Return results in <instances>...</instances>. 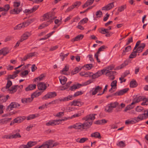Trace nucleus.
<instances>
[{
    "instance_id": "nucleus-33",
    "label": "nucleus",
    "mask_w": 148,
    "mask_h": 148,
    "mask_svg": "<svg viewBox=\"0 0 148 148\" xmlns=\"http://www.w3.org/2000/svg\"><path fill=\"white\" fill-rule=\"evenodd\" d=\"M11 118H5L0 119V124H2L5 123H6L7 122L11 120Z\"/></svg>"
},
{
    "instance_id": "nucleus-34",
    "label": "nucleus",
    "mask_w": 148,
    "mask_h": 148,
    "mask_svg": "<svg viewBox=\"0 0 148 148\" xmlns=\"http://www.w3.org/2000/svg\"><path fill=\"white\" fill-rule=\"evenodd\" d=\"M81 68H79L78 67H75L73 70L71 72V75H74L77 73L81 70Z\"/></svg>"
},
{
    "instance_id": "nucleus-7",
    "label": "nucleus",
    "mask_w": 148,
    "mask_h": 148,
    "mask_svg": "<svg viewBox=\"0 0 148 148\" xmlns=\"http://www.w3.org/2000/svg\"><path fill=\"white\" fill-rule=\"evenodd\" d=\"M20 130L17 129L14 130L12 132L13 134H11L12 138H16L21 137V136L20 134Z\"/></svg>"
},
{
    "instance_id": "nucleus-29",
    "label": "nucleus",
    "mask_w": 148,
    "mask_h": 148,
    "mask_svg": "<svg viewBox=\"0 0 148 148\" xmlns=\"http://www.w3.org/2000/svg\"><path fill=\"white\" fill-rule=\"evenodd\" d=\"M33 99L31 97L27 98H23L21 99V101L22 103H29L32 102Z\"/></svg>"
},
{
    "instance_id": "nucleus-59",
    "label": "nucleus",
    "mask_w": 148,
    "mask_h": 148,
    "mask_svg": "<svg viewBox=\"0 0 148 148\" xmlns=\"http://www.w3.org/2000/svg\"><path fill=\"white\" fill-rule=\"evenodd\" d=\"M110 104L112 106V107L113 109L116 108L119 105V103L117 102H111Z\"/></svg>"
},
{
    "instance_id": "nucleus-12",
    "label": "nucleus",
    "mask_w": 148,
    "mask_h": 148,
    "mask_svg": "<svg viewBox=\"0 0 148 148\" xmlns=\"http://www.w3.org/2000/svg\"><path fill=\"white\" fill-rule=\"evenodd\" d=\"M102 88L99 86H97L95 87L94 88L92 89V90L90 91V92H92V95H95L96 94L97 92L101 90Z\"/></svg>"
},
{
    "instance_id": "nucleus-49",
    "label": "nucleus",
    "mask_w": 148,
    "mask_h": 148,
    "mask_svg": "<svg viewBox=\"0 0 148 148\" xmlns=\"http://www.w3.org/2000/svg\"><path fill=\"white\" fill-rule=\"evenodd\" d=\"M137 53L135 51H133L129 56L130 58H133L136 56Z\"/></svg>"
},
{
    "instance_id": "nucleus-42",
    "label": "nucleus",
    "mask_w": 148,
    "mask_h": 148,
    "mask_svg": "<svg viewBox=\"0 0 148 148\" xmlns=\"http://www.w3.org/2000/svg\"><path fill=\"white\" fill-rule=\"evenodd\" d=\"M128 61H125L120 66L117 67V69H121L127 65L128 64Z\"/></svg>"
},
{
    "instance_id": "nucleus-57",
    "label": "nucleus",
    "mask_w": 148,
    "mask_h": 148,
    "mask_svg": "<svg viewBox=\"0 0 148 148\" xmlns=\"http://www.w3.org/2000/svg\"><path fill=\"white\" fill-rule=\"evenodd\" d=\"M17 76V75H16L14 74L12 75H8V77L6 78V79L9 80L10 79H14Z\"/></svg>"
},
{
    "instance_id": "nucleus-64",
    "label": "nucleus",
    "mask_w": 148,
    "mask_h": 148,
    "mask_svg": "<svg viewBox=\"0 0 148 148\" xmlns=\"http://www.w3.org/2000/svg\"><path fill=\"white\" fill-rule=\"evenodd\" d=\"M96 15L97 18H100L102 15V13L100 10L98 11L96 13Z\"/></svg>"
},
{
    "instance_id": "nucleus-18",
    "label": "nucleus",
    "mask_w": 148,
    "mask_h": 148,
    "mask_svg": "<svg viewBox=\"0 0 148 148\" xmlns=\"http://www.w3.org/2000/svg\"><path fill=\"white\" fill-rule=\"evenodd\" d=\"M130 71L129 70H127L126 71L123 75H122L121 76V77L119 78V80H120V83H122L123 82H125L126 81V79H123V81H122V80L124 78V77H126V76L130 74Z\"/></svg>"
},
{
    "instance_id": "nucleus-5",
    "label": "nucleus",
    "mask_w": 148,
    "mask_h": 148,
    "mask_svg": "<svg viewBox=\"0 0 148 148\" xmlns=\"http://www.w3.org/2000/svg\"><path fill=\"white\" fill-rule=\"evenodd\" d=\"M57 96L56 93L55 92H50L48 93L42 97L43 99H46L49 98H53Z\"/></svg>"
},
{
    "instance_id": "nucleus-56",
    "label": "nucleus",
    "mask_w": 148,
    "mask_h": 148,
    "mask_svg": "<svg viewBox=\"0 0 148 148\" xmlns=\"http://www.w3.org/2000/svg\"><path fill=\"white\" fill-rule=\"evenodd\" d=\"M144 113L141 114L143 116L144 119H146L148 117V110L144 111Z\"/></svg>"
},
{
    "instance_id": "nucleus-46",
    "label": "nucleus",
    "mask_w": 148,
    "mask_h": 148,
    "mask_svg": "<svg viewBox=\"0 0 148 148\" xmlns=\"http://www.w3.org/2000/svg\"><path fill=\"white\" fill-rule=\"evenodd\" d=\"M101 75V73L100 71H98L95 73L92 76V79H95L98 78Z\"/></svg>"
},
{
    "instance_id": "nucleus-58",
    "label": "nucleus",
    "mask_w": 148,
    "mask_h": 148,
    "mask_svg": "<svg viewBox=\"0 0 148 148\" xmlns=\"http://www.w3.org/2000/svg\"><path fill=\"white\" fill-rule=\"evenodd\" d=\"M83 93V92L81 91H78L75 92L73 96V95L72 96L73 97H75L81 95Z\"/></svg>"
},
{
    "instance_id": "nucleus-31",
    "label": "nucleus",
    "mask_w": 148,
    "mask_h": 148,
    "mask_svg": "<svg viewBox=\"0 0 148 148\" xmlns=\"http://www.w3.org/2000/svg\"><path fill=\"white\" fill-rule=\"evenodd\" d=\"M94 0H88L86 3L83 5V8L86 7L88 5H91L93 3Z\"/></svg>"
},
{
    "instance_id": "nucleus-9",
    "label": "nucleus",
    "mask_w": 148,
    "mask_h": 148,
    "mask_svg": "<svg viewBox=\"0 0 148 148\" xmlns=\"http://www.w3.org/2000/svg\"><path fill=\"white\" fill-rule=\"evenodd\" d=\"M116 73V72L115 71H110L106 72L105 74L107 76L109 77L110 79L112 80L114 79V75Z\"/></svg>"
},
{
    "instance_id": "nucleus-17",
    "label": "nucleus",
    "mask_w": 148,
    "mask_h": 148,
    "mask_svg": "<svg viewBox=\"0 0 148 148\" xmlns=\"http://www.w3.org/2000/svg\"><path fill=\"white\" fill-rule=\"evenodd\" d=\"M25 119V117L24 116L17 117L13 120V123H20L23 122Z\"/></svg>"
},
{
    "instance_id": "nucleus-48",
    "label": "nucleus",
    "mask_w": 148,
    "mask_h": 148,
    "mask_svg": "<svg viewBox=\"0 0 148 148\" xmlns=\"http://www.w3.org/2000/svg\"><path fill=\"white\" fill-rule=\"evenodd\" d=\"M34 21V20L32 19H29L27 20L24 23V24H25V26L27 27L31 23H32Z\"/></svg>"
},
{
    "instance_id": "nucleus-61",
    "label": "nucleus",
    "mask_w": 148,
    "mask_h": 148,
    "mask_svg": "<svg viewBox=\"0 0 148 148\" xmlns=\"http://www.w3.org/2000/svg\"><path fill=\"white\" fill-rule=\"evenodd\" d=\"M53 141L52 140H48L45 142L46 144L48 145L49 147H52V146L53 144Z\"/></svg>"
},
{
    "instance_id": "nucleus-32",
    "label": "nucleus",
    "mask_w": 148,
    "mask_h": 148,
    "mask_svg": "<svg viewBox=\"0 0 148 148\" xmlns=\"http://www.w3.org/2000/svg\"><path fill=\"white\" fill-rule=\"evenodd\" d=\"M132 47L131 46H128L125 48V50H123L122 53V56H123L125 54L126 52H127L131 50Z\"/></svg>"
},
{
    "instance_id": "nucleus-6",
    "label": "nucleus",
    "mask_w": 148,
    "mask_h": 148,
    "mask_svg": "<svg viewBox=\"0 0 148 148\" xmlns=\"http://www.w3.org/2000/svg\"><path fill=\"white\" fill-rule=\"evenodd\" d=\"M129 90V88H124L123 89L116 92L113 94V95L114 96L122 95L126 93Z\"/></svg>"
},
{
    "instance_id": "nucleus-47",
    "label": "nucleus",
    "mask_w": 148,
    "mask_h": 148,
    "mask_svg": "<svg viewBox=\"0 0 148 148\" xmlns=\"http://www.w3.org/2000/svg\"><path fill=\"white\" fill-rule=\"evenodd\" d=\"M117 145L118 146L121 147H124L126 146L125 143L123 141H120L117 144Z\"/></svg>"
},
{
    "instance_id": "nucleus-51",
    "label": "nucleus",
    "mask_w": 148,
    "mask_h": 148,
    "mask_svg": "<svg viewBox=\"0 0 148 148\" xmlns=\"http://www.w3.org/2000/svg\"><path fill=\"white\" fill-rule=\"evenodd\" d=\"M116 83L117 81L115 80L113 81L111 83V86L113 87V89H116Z\"/></svg>"
},
{
    "instance_id": "nucleus-44",
    "label": "nucleus",
    "mask_w": 148,
    "mask_h": 148,
    "mask_svg": "<svg viewBox=\"0 0 148 148\" xmlns=\"http://www.w3.org/2000/svg\"><path fill=\"white\" fill-rule=\"evenodd\" d=\"M84 112V111L83 110H82L81 111H80V113H77L76 114H75L73 115L71 117H70V119H72L73 118H75L76 117H78L80 116H81L82 115V112L83 113Z\"/></svg>"
},
{
    "instance_id": "nucleus-40",
    "label": "nucleus",
    "mask_w": 148,
    "mask_h": 148,
    "mask_svg": "<svg viewBox=\"0 0 148 148\" xmlns=\"http://www.w3.org/2000/svg\"><path fill=\"white\" fill-rule=\"evenodd\" d=\"M20 106V104L16 102H12L10 105V106L11 108H18Z\"/></svg>"
},
{
    "instance_id": "nucleus-39",
    "label": "nucleus",
    "mask_w": 148,
    "mask_h": 148,
    "mask_svg": "<svg viewBox=\"0 0 148 148\" xmlns=\"http://www.w3.org/2000/svg\"><path fill=\"white\" fill-rule=\"evenodd\" d=\"M36 143V142L29 141L27 143L26 145L27 148H30L35 145Z\"/></svg>"
},
{
    "instance_id": "nucleus-14",
    "label": "nucleus",
    "mask_w": 148,
    "mask_h": 148,
    "mask_svg": "<svg viewBox=\"0 0 148 148\" xmlns=\"http://www.w3.org/2000/svg\"><path fill=\"white\" fill-rule=\"evenodd\" d=\"M18 85H15L12 86L10 88L8 89V90L10 94H14L16 92L17 90Z\"/></svg>"
},
{
    "instance_id": "nucleus-52",
    "label": "nucleus",
    "mask_w": 148,
    "mask_h": 148,
    "mask_svg": "<svg viewBox=\"0 0 148 148\" xmlns=\"http://www.w3.org/2000/svg\"><path fill=\"white\" fill-rule=\"evenodd\" d=\"M82 3L80 1H77L75 2L73 4V6L74 7V8L76 7L77 8L79 7L81 5Z\"/></svg>"
},
{
    "instance_id": "nucleus-3",
    "label": "nucleus",
    "mask_w": 148,
    "mask_h": 148,
    "mask_svg": "<svg viewBox=\"0 0 148 148\" xmlns=\"http://www.w3.org/2000/svg\"><path fill=\"white\" fill-rule=\"evenodd\" d=\"M54 15V13H47L44 14L43 16V20H42V21H47L48 20H51L53 21V20L54 19L56 18Z\"/></svg>"
},
{
    "instance_id": "nucleus-41",
    "label": "nucleus",
    "mask_w": 148,
    "mask_h": 148,
    "mask_svg": "<svg viewBox=\"0 0 148 148\" xmlns=\"http://www.w3.org/2000/svg\"><path fill=\"white\" fill-rule=\"evenodd\" d=\"M137 85V84L135 80H132L130 83V86L132 88L136 87Z\"/></svg>"
},
{
    "instance_id": "nucleus-26",
    "label": "nucleus",
    "mask_w": 148,
    "mask_h": 148,
    "mask_svg": "<svg viewBox=\"0 0 148 148\" xmlns=\"http://www.w3.org/2000/svg\"><path fill=\"white\" fill-rule=\"evenodd\" d=\"M90 136L92 137H94L99 139H101V138L100 133L98 132H94L91 134Z\"/></svg>"
},
{
    "instance_id": "nucleus-20",
    "label": "nucleus",
    "mask_w": 148,
    "mask_h": 148,
    "mask_svg": "<svg viewBox=\"0 0 148 148\" xmlns=\"http://www.w3.org/2000/svg\"><path fill=\"white\" fill-rule=\"evenodd\" d=\"M76 129L80 130L83 131L84 130V126L83 123H75Z\"/></svg>"
},
{
    "instance_id": "nucleus-1",
    "label": "nucleus",
    "mask_w": 148,
    "mask_h": 148,
    "mask_svg": "<svg viewBox=\"0 0 148 148\" xmlns=\"http://www.w3.org/2000/svg\"><path fill=\"white\" fill-rule=\"evenodd\" d=\"M95 114H90L84 118L85 121L83 123L85 130H87L90 128L95 119Z\"/></svg>"
},
{
    "instance_id": "nucleus-55",
    "label": "nucleus",
    "mask_w": 148,
    "mask_h": 148,
    "mask_svg": "<svg viewBox=\"0 0 148 148\" xmlns=\"http://www.w3.org/2000/svg\"><path fill=\"white\" fill-rule=\"evenodd\" d=\"M28 56L29 58L32 57L33 56H36L38 55V53L36 52H34L33 53H30L28 54Z\"/></svg>"
},
{
    "instance_id": "nucleus-16",
    "label": "nucleus",
    "mask_w": 148,
    "mask_h": 148,
    "mask_svg": "<svg viewBox=\"0 0 148 148\" xmlns=\"http://www.w3.org/2000/svg\"><path fill=\"white\" fill-rule=\"evenodd\" d=\"M145 43H141L140 45L138 46L136 49L135 51L137 53H140L143 51V49L145 47Z\"/></svg>"
},
{
    "instance_id": "nucleus-36",
    "label": "nucleus",
    "mask_w": 148,
    "mask_h": 148,
    "mask_svg": "<svg viewBox=\"0 0 148 148\" xmlns=\"http://www.w3.org/2000/svg\"><path fill=\"white\" fill-rule=\"evenodd\" d=\"M26 27L25 26V24L23 22L22 24H20L16 26L14 28V30L16 29H20L22 28H23Z\"/></svg>"
},
{
    "instance_id": "nucleus-4",
    "label": "nucleus",
    "mask_w": 148,
    "mask_h": 148,
    "mask_svg": "<svg viewBox=\"0 0 148 148\" xmlns=\"http://www.w3.org/2000/svg\"><path fill=\"white\" fill-rule=\"evenodd\" d=\"M73 96L72 95H69L67 97L63 98H60L55 100L56 104L60 103L62 102H65L69 101L72 99Z\"/></svg>"
},
{
    "instance_id": "nucleus-53",
    "label": "nucleus",
    "mask_w": 148,
    "mask_h": 148,
    "mask_svg": "<svg viewBox=\"0 0 148 148\" xmlns=\"http://www.w3.org/2000/svg\"><path fill=\"white\" fill-rule=\"evenodd\" d=\"M29 73V71L27 70H25L22 72L20 74V75L21 77L26 76Z\"/></svg>"
},
{
    "instance_id": "nucleus-62",
    "label": "nucleus",
    "mask_w": 148,
    "mask_h": 148,
    "mask_svg": "<svg viewBox=\"0 0 148 148\" xmlns=\"http://www.w3.org/2000/svg\"><path fill=\"white\" fill-rule=\"evenodd\" d=\"M44 77V76L43 75H41L38 77L36 78L34 80V81L36 82L38 80H39V81H41Z\"/></svg>"
},
{
    "instance_id": "nucleus-25",
    "label": "nucleus",
    "mask_w": 148,
    "mask_h": 148,
    "mask_svg": "<svg viewBox=\"0 0 148 148\" xmlns=\"http://www.w3.org/2000/svg\"><path fill=\"white\" fill-rule=\"evenodd\" d=\"M59 78L61 83L62 85H64L65 84L67 80L66 77L64 76L61 75L59 77Z\"/></svg>"
},
{
    "instance_id": "nucleus-54",
    "label": "nucleus",
    "mask_w": 148,
    "mask_h": 148,
    "mask_svg": "<svg viewBox=\"0 0 148 148\" xmlns=\"http://www.w3.org/2000/svg\"><path fill=\"white\" fill-rule=\"evenodd\" d=\"M135 110L138 112H141L143 110V108L140 106H138L136 108Z\"/></svg>"
},
{
    "instance_id": "nucleus-63",
    "label": "nucleus",
    "mask_w": 148,
    "mask_h": 148,
    "mask_svg": "<svg viewBox=\"0 0 148 148\" xmlns=\"http://www.w3.org/2000/svg\"><path fill=\"white\" fill-rule=\"evenodd\" d=\"M114 68V66L113 65H110L106 68V72L111 71Z\"/></svg>"
},
{
    "instance_id": "nucleus-27",
    "label": "nucleus",
    "mask_w": 148,
    "mask_h": 148,
    "mask_svg": "<svg viewBox=\"0 0 148 148\" xmlns=\"http://www.w3.org/2000/svg\"><path fill=\"white\" fill-rule=\"evenodd\" d=\"M84 36L83 34H79L77 36L74 38H73L71 40L72 42L82 40L84 37Z\"/></svg>"
},
{
    "instance_id": "nucleus-24",
    "label": "nucleus",
    "mask_w": 148,
    "mask_h": 148,
    "mask_svg": "<svg viewBox=\"0 0 148 148\" xmlns=\"http://www.w3.org/2000/svg\"><path fill=\"white\" fill-rule=\"evenodd\" d=\"M22 10V8H14L10 11V13L13 14H19Z\"/></svg>"
},
{
    "instance_id": "nucleus-28",
    "label": "nucleus",
    "mask_w": 148,
    "mask_h": 148,
    "mask_svg": "<svg viewBox=\"0 0 148 148\" xmlns=\"http://www.w3.org/2000/svg\"><path fill=\"white\" fill-rule=\"evenodd\" d=\"M36 86L35 84H30L25 88V90L26 91L32 90L36 88Z\"/></svg>"
},
{
    "instance_id": "nucleus-23",
    "label": "nucleus",
    "mask_w": 148,
    "mask_h": 148,
    "mask_svg": "<svg viewBox=\"0 0 148 148\" xmlns=\"http://www.w3.org/2000/svg\"><path fill=\"white\" fill-rule=\"evenodd\" d=\"M113 108L112 107V106L110 104H108L105 107V110L106 112L111 113L113 112Z\"/></svg>"
},
{
    "instance_id": "nucleus-21",
    "label": "nucleus",
    "mask_w": 148,
    "mask_h": 148,
    "mask_svg": "<svg viewBox=\"0 0 148 148\" xmlns=\"http://www.w3.org/2000/svg\"><path fill=\"white\" fill-rule=\"evenodd\" d=\"M9 52V50L8 48H4L0 50V55L3 54L5 56Z\"/></svg>"
},
{
    "instance_id": "nucleus-19",
    "label": "nucleus",
    "mask_w": 148,
    "mask_h": 148,
    "mask_svg": "<svg viewBox=\"0 0 148 148\" xmlns=\"http://www.w3.org/2000/svg\"><path fill=\"white\" fill-rule=\"evenodd\" d=\"M58 121H59V120H58L50 121L46 123V125L47 126H54L57 125H58L59 124L57 123Z\"/></svg>"
},
{
    "instance_id": "nucleus-22",
    "label": "nucleus",
    "mask_w": 148,
    "mask_h": 148,
    "mask_svg": "<svg viewBox=\"0 0 148 148\" xmlns=\"http://www.w3.org/2000/svg\"><path fill=\"white\" fill-rule=\"evenodd\" d=\"M81 86V84L79 83L77 84H74L72 86H71L69 88V90L73 91L77 89H78Z\"/></svg>"
},
{
    "instance_id": "nucleus-43",
    "label": "nucleus",
    "mask_w": 148,
    "mask_h": 148,
    "mask_svg": "<svg viewBox=\"0 0 148 148\" xmlns=\"http://www.w3.org/2000/svg\"><path fill=\"white\" fill-rule=\"evenodd\" d=\"M127 8L126 5V4L123 5L121 6H119L118 8V11L120 12H122L125 9H126Z\"/></svg>"
},
{
    "instance_id": "nucleus-45",
    "label": "nucleus",
    "mask_w": 148,
    "mask_h": 148,
    "mask_svg": "<svg viewBox=\"0 0 148 148\" xmlns=\"http://www.w3.org/2000/svg\"><path fill=\"white\" fill-rule=\"evenodd\" d=\"M107 47L105 45H103L101 46L99 49H98V51L96 52L97 54H99L100 52L101 51H103L106 48H107Z\"/></svg>"
},
{
    "instance_id": "nucleus-30",
    "label": "nucleus",
    "mask_w": 148,
    "mask_h": 148,
    "mask_svg": "<svg viewBox=\"0 0 148 148\" xmlns=\"http://www.w3.org/2000/svg\"><path fill=\"white\" fill-rule=\"evenodd\" d=\"M69 69V66H68L67 65H66L64 68H63L62 70L60 71V73L61 74H64V75H67L68 74H66V72L68 71ZM69 74L68 75H69Z\"/></svg>"
},
{
    "instance_id": "nucleus-13",
    "label": "nucleus",
    "mask_w": 148,
    "mask_h": 148,
    "mask_svg": "<svg viewBox=\"0 0 148 148\" xmlns=\"http://www.w3.org/2000/svg\"><path fill=\"white\" fill-rule=\"evenodd\" d=\"M31 35V33L30 32H26L24 33L21 36L20 40V42H22L24 40L27 39Z\"/></svg>"
},
{
    "instance_id": "nucleus-35",
    "label": "nucleus",
    "mask_w": 148,
    "mask_h": 148,
    "mask_svg": "<svg viewBox=\"0 0 148 148\" xmlns=\"http://www.w3.org/2000/svg\"><path fill=\"white\" fill-rule=\"evenodd\" d=\"M134 120L136 121V123L144 119L143 116L141 114H140L137 117H134Z\"/></svg>"
},
{
    "instance_id": "nucleus-10",
    "label": "nucleus",
    "mask_w": 148,
    "mask_h": 148,
    "mask_svg": "<svg viewBox=\"0 0 148 148\" xmlns=\"http://www.w3.org/2000/svg\"><path fill=\"white\" fill-rule=\"evenodd\" d=\"M114 2H112L108 4L102 8V10L108 11L110 10L114 7Z\"/></svg>"
},
{
    "instance_id": "nucleus-15",
    "label": "nucleus",
    "mask_w": 148,
    "mask_h": 148,
    "mask_svg": "<svg viewBox=\"0 0 148 148\" xmlns=\"http://www.w3.org/2000/svg\"><path fill=\"white\" fill-rule=\"evenodd\" d=\"M53 21L51 20H49L47 21L46 23H42L38 27L39 29H42L47 26H48L50 24L53 22Z\"/></svg>"
},
{
    "instance_id": "nucleus-11",
    "label": "nucleus",
    "mask_w": 148,
    "mask_h": 148,
    "mask_svg": "<svg viewBox=\"0 0 148 148\" xmlns=\"http://www.w3.org/2000/svg\"><path fill=\"white\" fill-rule=\"evenodd\" d=\"M38 88L39 90L44 91L47 87L46 84L44 82H41L37 84Z\"/></svg>"
},
{
    "instance_id": "nucleus-60",
    "label": "nucleus",
    "mask_w": 148,
    "mask_h": 148,
    "mask_svg": "<svg viewBox=\"0 0 148 148\" xmlns=\"http://www.w3.org/2000/svg\"><path fill=\"white\" fill-rule=\"evenodd\" d=\"M92 82V81L91 79H89L86 82H85L84 83L82 84H81V86H86L90 84Z\"/></svg>"
},
{
    "instance_id": "nucleus-37",
    "label": "nucleus",
    "mask_w": 148,
    "mask_h": 148,
    "mask_svg": "<svg viewBox=\"0 0 148 148\" xmlns=\"http://www.w3.org/2000/svg\"><path fill=\"white\" fill-rule=\"evenodd\" d=\"M39 116V114H31L27 117V120H31L36 117H38Z\"/></svg>"
},
{
    "instance_id": "nucleus-38",
    "label": "nucleus",
    "mask_w": 148,
    "mask_h": 148,
    "mask_svg": "<svg viewBox=\"0 0 148 148\" xmlns=\"http://www.w3.org/2000/svg\"><path fill=\"white\" fill-rule=\"evenodd\" d=\"M41 94V92H38L37 91H36V92L33 93L31 95V97L33 99L34 97H38V96L40 95Z\"/></svg>"
},
{
    "instance_id": "nucleus-50",
    "label": "nucleus",
    "mask_w": 148,
    "mask_h": 148,
    "mask_svg": "<svg viewBox=\"0 0 148 148\" xmlns=\"http://www.w3.org/2000/svg\"><path fill=\"white\" fill-rule=\"evenodd\" d=\"M12 85V82L10 80H8L7 83L5 87V88L6 89H8Z\"/></svg>"
},
{
    "instance_id": "nucleus-2",
    "label": "nucleus",
    "mask_w": 148,
    "mask_h": 148,
    "mask_svg": "<svg viewBox=\"0 0 148 148\" xmlns=\"http://www.w3.org/2000/svg\"><path fill=\"white\" fill-rule=\"evenodd\" d=\"M145 98L143 97L140 96L138 97L135 98L134 99L132 103L127 106L124 110V111L126 112L128 110H130L132 109L135 106V104L138 103L140 101L144 100Z\"/></svg>"
},
{
    "instance_id": "nucleus-8",
    "label": "nucleus",
    "mask_w": 148,
    "mask_h": 148,
    "mask_svg": "<svg viewBox=\"0 0 148 148\" xmlns=\"http://www.w3.org/2000/svg\"><path fill=\"white\" fill-rule=\"evenodd\" d=\"M83 102L79 101L78 100H74L72 101L70 103V105L71 106H82L84 104Z\"/></svg>"
}]
</instances>
